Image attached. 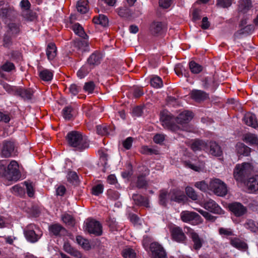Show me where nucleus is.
<instances>
[{
	"mask_svg": "<svg viewBox=\"0 0 258 258\" xmlns=\"http://www.w3.org/2000/svg\"><path fill=\"white\" fill-rule=\"evenodd\" d=\"M3 42V45L5 47L9 48L13 44L12 36L8 34H5L4 35Z\"/></svg>",
	"mask_w": 258,
	"mask_h": 258,
	"instance_id": "0e129e2a",
	"label": "nucleus"
},
{
	"mask_svg": "<svg viewBox=\"0 0 258 258\" xmlns=\"http://www.w3.org/2000/svg\"><path fill=\"white\" fill-rule=\"evenodd\" d=\"M149 249L151 258H167L165 250L158 242H153L150 243Z\"/></svg>",
	"mask_w": 258,
	"mask_h": 258,
	"instance_id": "1a4fd4ad",
	"label": "nucleus"
},
{
	"mask_svg": "<svg viewBox=\"0 0 258 258\" xmlns=\"http://www.w3.org/2000/svg\"><path fill=\"white\" fill-rule=\"evenodd\" d=\"M206 146L204 142L201 140H196L194 141L190 145L191 149L196 152L197 151L201 150L204 148Z\"/></svg>",
	"mask_w": 258,
	"mask_h": 258,
	"instance_id": "c03bdc74",
	"label": "nucleus"
},
{
	"mask_svg": "<svg viewBox=\"0 0 258 258\" xmlns=\"http://www.w3.org/2000/svg\"><path fill=\"white\" fill-rule=\"evenodd\" d=\"M121 254L124 258H136L137 256L135 250L130 247L124 249Z\"/></svg>",
	"mask_w": 258,
	"mask_h": 258,
	"instance_id": "603ef678",
	"label": "nucleus"
},
{
	"mask_svg": "<svg viewBox=\"0 0 258 258\" xmlns=\"http://www.w3.org/2000/svg\"><path fill=\"white\" fill-rule=\"evenodd\" d=\"M189 95L191 99L199 103L205 101L209 97V94L205 92L196 89L192 90Z\"/></svg>",
	"mask_w": 258,
	"mask_h": 258,
	"instance_id": "4be33fe9",
	"label": "nucleus"
},
{
	"mask_svg": "<svg viewBox=\"0 0 258 258\" xmlns=\"http://www.w3.org/2000/svg\"><path fill=\"white\" fill-rule=\"evenodd\" d=\"M16 70V67L14 63L7 60L0 67V70L6 72H10Z\"/></svg>",
	"mask_w": 258,
	"mask_h": 258,
	"instance_id": "09e8293b",
	"label": "nucleus"
},
{
	"mask_svg": "<svg viewBox=\"0 0 258 258\" xmlns=\"http://www.w3.org/2000/svg\"><path fill=\"white\" fill-rule=\"evenodd\" d=\"M132 199L135 205L138 206L144 207L146 208H149L150 207L149 198L147 197H144L140 194H135L133 195Z\"/></svg>",
	"mask_w": 258,
	"mask_h": 258,
	"instance_id": "bb28decb",
	"label": "nucleus"
},
{
	"mask_svg": "<svg viewBox=\"0 0 258 258\" xmlns=\"http://www.w3.org/2000/svg\"><path fill=\"white\" fill-rule=\"evenodd\" d=\"M102 58V55L100 51L96 50L88 57L87 63L93 68L101 63Z\"/></svg>",
	"mask_w": 258,
	"mask_h": 258,
	"instance_id": "b1692460",
	"label": "nucleus"
},
{
	"mask_svg": "<svg viewBox=\"0 0 258 258\" xmlns=\"http://www.w3.org/2000/svg\"><path fill=\"white\" fill-rule=\"evenodd\" d=\"M17 15L16 11L14 7L7 4L5 7L0 9V17L2 19H12L15 18Z\"/></svg>",
	"mask_w": 258,
	"mask_h": 258,
	"instance_id": "f3484780",
	"label": "nucleus"
},
{
	"mask_svg": "<svg viewBox=\"0 0 258 258\" xmlns=\"http://www.w3.org/2000/svg\"><path fill=\"white\" fill-rule=\"evenodd\" d=\"M119 192L112 189H108L107 191V196L108 198L112 200H116L119 197Z\"/></svg>",
	"mask_w": 258,
	"mask_h": 258,
	"instance_id": "338daca9",
	"label": "nucleus"
},
{
	"mask_svg": "<svg viewBox=\"0 0 258 258\" xmlns=\"http://www.w3.org/2000/svg\"><path fill=\"white\" fill-rule=\"evenodd\" d=\"M103 184L99 183L92 187L91 189V194L93 195L98 196L103 192Z\"/></svg>",
	"mask_w": 258,
	"mask_h": 258,
	"instance_id": "13d9d810",
	"label": "nucleus"
},
{
	"mask_svg": "<svg viewBox=\"0 0 258 258\" xmlns=\"http://www.w3.org/2000/svg\"><path fill=\"white\" fill-rule=\"evenodd\" d=\"M170 232L173 240L179 243L186 242L187 238L180 227L173 226L170 228Z\"/></svg>",
	"mask_w": 258,
	"mask_h": 258,
	"instance_id": "4468645a",
	"label": "nucleus"
},
{
	"mask_svg": "<svg viewBox=\"0 0 258 258\" xmlns=\"http://www.w3.org/2000/svg\"><path fill=\"white\" fill-rule=\"evenodd\" d=\"M34 93L32 88L19 87L16 90L15 96H19L24 100H30L32 99Z\"/></svg>",
	"mask_w": 258,
	"mask_h": 258,
	"instance_id": "6ab92c4d",
	"label": "nucleus"
},
{
	"mask_svg": "<svg viewBox=\"0 0 258 258\" xmlns=\"http://www.w3.org/2000/svg\"><path fill=\"white\" fill-rule=\"evenodd\" d=\"M248 192L255 193L258 190V175L249 178L246 182Z\"/></svg>",
	"mask_w": 258,
	"mask_h": 258,
	"instance_id": "c85d7f7f",
	"label": "nucleus"
},
{
	"mask_svg": "<svg viewBox=\"0 0 258 258\" xmlns=\"http://www.w3.org/2000/svg\"><path fill=\"white\" fill-rule=\"evenodd\" d=\"M63 222L67 225L73 227L75 225V219L70 214H65L62 217Z\"/></svg>",
	"mask_w": 258,
	"mask_h": 258,
	"instance_id": "864d4df0",
	"label": "nucleus"
},
{
	"mask_svg": "<svg viewBox=\"0 0 258 258\" xmlns=\"http://www.w3.org/2000/svg\"><path fill=\"white\" fill-rule=\"evenodd\" d=\"M68 180L75 185L79 184V180L78 174L76 172L70 171L68 174Z\"/></svg>",
	"mask_w": 258,
	"mask_h": 258,
	"instance_id": "6e6d98bb",
	"label": "nucleus"
},
{
	"mask_svg": "<svg viewBox=\"0 0 258 258\" xmlns=\"http://www.w3.org/2000/svg\"><path fill=\"white\" fill-rule=\"evenodd\" d=\"M76 240L77 243L84 249L88 250L91 249V247L88 239L84 238L83 236H77Z\"/></svg>",
	"mask_w": 258,
	"mask_h": 258,
	"instance_id": "37998d69",
	"label": "nucleus"
},
{
	"mask_svg": "<svg viewBox=\"0 0 258 258\" xmlns=\"http://www.w3.org/2000/svg\"><path fill=\"white\" fill-rule=\"evenodd\" d=\"M134 173L133 166L131 162H128L126 165V169L121 172V176L123 178H131Z\"/></svg>",
	"mask_w": 258,
	"mask_h": 258,
	"instance_id": "a18cd8bd",
	"label": "nucleus"
},
{
	"mask_svg": "<svg viewBox=\"0 0 258 258\" xmlns=\"http://www.w3.org/2000/svg\"><path fill=\"white\" fill-rule=\"evenodd\" d=\"M93 23L96 24H99L103 27H106L108 25V19L104 15H99L95 16L92 20Z\"/></svg>",
	"mask_w": 258,
	"mask_h": 258,
	"instance_id": "ea45409f",
	"label": "nucleus"
},
{
	"mask_svg": "<svg viewBox=\"0 0 258 258\" xmlns=\"http://www.w3.org/2000/svg\"><path fill=\"white\" fill-rule=\"evenodd\" d=\"M255 27L253 25L249 24L246 26L239 29L234 34L235 37H239L242 35H249L251 34L254 31Z\"/></svg>",
	"mask_w": 258,
	"mask_h": 258,
	"instance_id": "c756f323",
	"label": "nucleus"
},
{
	"mask_svg": "<svg viewBox=\"0 0 258 258\" xmlns=\"http://www.w3.org/2000/svg\"><path fill=\"white\" fill-rule=\"evenodd\" d=\"M74 111V108L71 105H69L64 107L62 110V114L63 117L65 119L71 120L73 117V112Z\"/></svg>",
	"mask_w": 258,
	"mask_h": 258,
	"instance_id": "de8ad7c7",
	"label": "nucleus"
},
{
	"mask_svg": "<svg viewBox=\"0 0 258 258\" xmlns=\"http://www.w3.org/2000/svg\"><path fill=\"white\" fill-rule=\"evenodd\" d=\"M160 119L162 125L172 132H176L181 129V127L177 123L176 116L166 109L160 112Z\"/></svg>",
	"mask_w": 258,
	"mask_h": 258,
	"instance_id": "f03ea898",
	"label": "nucleus"
},
{
	"mask_svg": "<svg viewBox=\"0 0 258 258\" xmlns=\"http://www.w3.org/2000/svg\"><path fill=\"white\" fill-rule=\"evenodd\" d=\"M85 231L90 235L100 236L103 233L102 226L98 221L94 219L88 220L85 223Z\"/></svg>",
	"mask_w": 258,
	"mask_h": 258,
	"instance_id": "423d86ee",
	"label": "nucleus"
},
{
	"mask_svg": "<svg viewBox=\"0 0 258 258\" xmlns=\"http://www.w3.org/2000/svg\"><path fill=\"white\" fill-rule=\"evenodd\" d=\"M251 151L250 148L241 142H238L235 146V151L239 157L241 156H249Z\"/></svg>",
	"mask_w": 258,
	"mask_h": 258,
	"instance_id": "a878e982",
	"label": "nucleus"
},
{
	"mask_svg": "<svg viewBox=\"0 0 258 258\" xmlns=\"http://www.w3.org/2000/svg\"><path fill=\"white\" fill-rule=\"evenodd\" d=\"M77 9L81 14H86L89 10L88 0H79L77 4Z\"/></svg>",
	"mask_w": 258,
	"mask_h": 258,
	"instance_id": "4c0bfd02",
	"label": "nucleus"
},
{
	"mask_svg": "<svg viewBox=\"0 0 258 258\" xmlns=\"http://www.w3.org/2000/svg\"><path fill=\"white\" fill-rule=\"evenodd\" d=\"M148 183L146 180V174L142 173L137 176L136 186L139 189H147Z\"/></svg>",
	"mask_w": 258,
	"mask_h": 258,
	"instance_id": "e433bc0d",
	"label": "nucleus"
},
{
	"mask_svg": "<svg viewBox=\"0 0 258 258\" xmlns=\"http://www.w3.org/2000/svg\"><path fill=\"white\" fill-rule=\"evenodd\" d=\"M204 8V6H197L193 5L191 9V13L192 16V20L194 22H196L201 19V12Z\"/></svg>",
	"mask_w": 258,
	"mask_h": 258,
	"instance_id": "473e14b6",
	"label": "nucleus"
},
{
	"mask_svg": "<svg viewBox=\"0 0 258 258\" xmlns=\"http://www.w3.org/2000/svg\"><path fill=\"white\" fill-rule=\"evenodd\" d=\"M169 200V192L166 189H161L159 191L158 203L164 208H167Z\"/></svg>",
	"mask_w": 258,
	"mask_h": 258,
	"instance_id": "cd10ccee",
	"label": "nucleus"
},
{
	"mask_svg": "<svg viewBox=\"0 0 258 258\" xmlns=\"http://www.w3.org/2000/svg\"><path fill=\"white\" fill-rule=\"evenodd\" d=\"M180 219L184 222H191L193 225L202 223L201 217L195 212L183 211L180 213Z\"/></svg>",
	"mask_w": 258,
	"mask_h": 258,
	"instance_id": "9d476101",
	"label": "nucleus"
},
{
	"mask_svg": "<svg viewBox=\"0 0 258 258\" xmlns=\"http://www.w3.org/2000/svg\"><path fill=\"white\" fill-rule=\"evenodd\" d=\"M211 190L218 196L224 197L228 192L226 184L221 180L214 178L211 180Z\"/></svg>",
	"mask_w": 258,
	"mask_h": 258,
	"instance_id": "6e6552de",
	"label": "nucleus"
},
{
	"mask_svg": "<svg viewBox=\"0 0 258 258\" xmlns=\"http://www.w3.org/2000/svg\"><path fill=\"white\" fill-rule=\"evenodd\" d=\"M189 68L194 74H199L203 70V67L194 60L189 62Z\"/></svg>",
	"mask_w": 258,
	"mask_h": 258,
	"instance_id": "8fccbe9b",
	"label": "nucleus"
},
{
	"mask_svg": "<svg viewBox=\"0 0 258 258\" xmlns=\"http://www.w3.org/2000/svg\"><path fill=\"white\" fill-rule=\"evenodd\" d=\"M19 165L16 161H12L7 167L5 178L9 181H17L21 177Z\"/></svg>",
	"mask_w": 258,
	"mask_h": 258,
	"instance_id": "39448f33",
	"label": "nucleus"
},
{
	"mask_svg": "<svg viewBox=\"0 0 258 258\" xmlns=\"http://www.w3.org/2000/svg\"><path fill=\"white\" fill-rule=\"evenodd\" d=\"M40 79L45 82L50 81L53 76V72L48 69H44L39 73Z\"/></svg>",
	"mask_w": 258,
	"mask_h": 258,
	"instance_id": "58836bf2",
	"label": "nucleus"
},
{
	"mask_svg": "<svg viewBox=\"0 0 258 258\" xmlns=\"http://www.w3.org/2000/svg\"><path fill=\"white\" fill-rule=\"evenodd\" d=\"M195 186L203 192L209 189V185L204 180L196 182Z\"/></svg>",
	"mask_w": 258,
	"mask_h": 258,
	"instance_id": "774afa93",
	"label": "nucleus"
},
{
	"mask_svg": "<svg viewBox=\"0 0 258 258\" xmlns=\"http://www.w3.org/2000/svg\"><path fill=\"white\" fill-rule=\"evenodd\" d=\"M184 229L187 230L185 232L194 243L193 248L196 250L200 249L203 245V239L200 238L198 234L190 228L186 227Z\"/></svg>",
	"mask_w": 258,
	"mask_h": 258,
	"instance_id": "2eb2a0df",
	"label": "nucleus"
},
{
	"mask_svg": "<svg viewBox=\"0 0 258 258\" xmlns=\"http://www.w3.org/2000/svg\"><path fill=\"white\" fill-rule=\"evenodd\" d=\"M228 208L235 223H239L240 221L237 218L243 217L247 213V208L239 202H234L229 204Z\"/></svg>",
	"mask_w": 258,
	"mask_h": 258,
	"instance_id": "20e7f679",
	"label": "nucleus"
},
{
	"mask_svg": "<svg viewBox=\"0 0 258 258\" xmlns=\"http://www.w3.org/2000/svg\"><path fill=\"white\" fill-rule=\"evenodd\" d=\"M21 16L26 20L30 22L34 21L37 17L36 13L31 9L22 12Z\"/></svg>",
	"mask_w": 258,
	"mask_h": 258,
	"instance_id": "79ce46f5",
	"label": "nucleus"
},
{
	"mask_svg": "<svg viewBox=\"0 0 258 258\" xmlns=\"http://www.w3.org/2000/svg\"><path fill=\"white\" fill-rule=\"evenodd\" d=\"M252 168L248 162L236 164L233 171L234 179L238 182H243L251 173Z\"/></svg>",
	"mask_w": 258,
	"mask_h": 258,
	"instance_id": "7ed1b4c3",
	"label": "nucleus"
},
{
	"mask_svg": "<svg viewBox=\"0 0 258 258\" xmlns=\"http://www.w3.org/2000/svg\"><path fill=\"white\" fill-rule=\"evenodd\" d=\"M15 147L14 142L11 141H4L1 151L2 156L5 158L11 157L14 153Z\"/></svg>",
	"mask_w": 258,
	"mask_h": 258,
	"instance_id": "aec40b11",
	"label": "nucleus"
},
{
	"mask_svg": "<svg viewBox=\"0 0 258 258\" xmlns=\"http://www.w3.org/2000/svg\"><path fill=\"white\" fill-rule=\"evenodd\" d=\"M242 140L250 146H258V137L255 134L246 133L243 135Z\"/></svg>",
	"mask_w": 258,
	"mask_h": 258,
	"instance_id": "72a5a7b5",
	"label": "nucleus"
},
{
	"mask_svg": "<svg viewBox=\"0 0 258 258\" xmlns=\"http://www.w3.org/2000/svg\"><path fill=\"white\" fill-rule=\"evenodd\" d=\"M57 54V47L53 42L49 43L46 47V55L49 60H53Z\"/></svg>",
	"mask_w": 258,
	"mask_h": 258,
	"instance_id": "f704fd0d",
	"label": "nucleus"
},
{
	"mask_svg": "<svg viewBox=\"0 0 258 258\" xmlns=\"http://www.w3.org/2000/svg\"><path fill=\"white\" fill-rule=\"evenodd\" d=\"M141 153L144 155H157L159 154L157 150L149 148L147 146H144L142 147Z\"/></svg>",
	"mask_w": 258,
	"mask_h": 258,
	"instance_id": "680f3d73",
	"label": "nucleus"
},
{
	"mask_svg": "<svg viewBox=\"0 0 258 258\" xmlns=\"http://www.w3.org/2000/svg\"><path fill=\"white\" fill-rule=\"evenodd\" d=\"M92 68L88 65L83 66L77 72V76L80 78H84L86 76L90 71Z\"/></svg>",
	"mask_w": 258,
	"mask_h": 258,
	"instance_id": "5fc2aeb1",
	"label": "nucleus"
},
{
	"mask_svg": "<svg viewBox=\"0 0 258 258\" xmlns=\"http://www.w3.org/2000/svg\"><path fill=\"white\" fill-rule=\"evenodd\" d=\"M115 129V127L113 124L108 125L103 123L96 126V133L101 136H105L108 135L110 132L114 131Z\"/></svg>",
	"mask_w": 258,
	"mask_h": 258,
	"instance_id": "5701e85b",
	"label": "nucleus"
},
{
	"mask_svg": "<svg viewBox=\"0 0 258 258\" xmlns=\"http://www.w3.org/2000/svg\"><path fill=\"white\" fill-rule=\"evenodd\" d=\"M169 200L178 204L184 205L188 201V199L183 191L178 188L171 189L169 191Z\"/></svg>",
	"mask_w": 258,
	"mask_h": 258,
	"instance_id": "9b49d317",
	"label": "nucleus"
},
{
	"mask_svg": "<svg viewBox=\"0 0 258 258\" xmlns=\"http://www.w3.org/2000/svg\"><path fill=\"white\" fill-rule=\"evenodd\" d=\"M185 192L186 197L191 199L192 201H197L199 199V196L192 187H186L185 189Z\"/></svg>",
	"mask_w": 258,
	"mask_h": 258,
	"instance_id": "49530a36",
	"label": "nucleus"
},
{
	"mask_svg": "<svg viewBox=\"0 0 258 258\" xmlns=\"http://www.w3.org/2000/svg\"><path fill=\"white\" fill-rule=\"evenodd\" d=\"M11 191L15 195L22 196L25 194V189L19 184H16L11 188Z\"/></svg>",
	"mask_w": 258,
	"mask_h": 258,
	"instance_id": "69168bd1",
	"label": "nucleus"
},
{
	"mask_svg": "<svg viewBox=\"0 0 258 258\" xmlns=\"http://www.w3.org/2000/svg\"><path fill=\"white\" fill-rule=\"evenodd\" d=\"M252 6L251 0H239L238 10L239 12L245 14L252 8Z\"/></svg>",
	"mask_w": 258,
	"mask_h": 258,
	"instance_id": "c9c22d12",
	"label": "nucleus"
},
{
	"mask_svg": "<svg viewBox=\"0 0 258 258\" xmlns=\"http://www.w3.org/2000/svg\"><path fill=\"white\" fill-rule=\"evenodd\" d=\"M151 85L156 88H161L163 86L161 78L157 76H153L150 79Z\"/></svg>",
	"mask_w": 258,
	"mask_h": 258,
	"instance_id": "3c124183",
	"label": "nucleus"
},
{
	"mask_svg": "<svg viewBox=\"0 0 258 258\" xmlns=\"http://www.w3.org/2000/svg\"><path fill=\"white\" fill-rule=\"evenodd\" d=\"M229 239L230 245L240 251H245L248 248L247 244L238 237H230Z\"/></svg>",
	"mask_w": 258,
	"mask_h": 258,
	"instance_id": "412c9836",
	"label": "nucleus"
},
{
	"mask_svg": "<svg viewBox=\"0 0 258 258\" xmlns=\"http://www.w3.org/2000/svg\"><path fill=\"white\" fill-rule=\"evenodd\" d=\"M49 235L51 237H63L67 235V230L59 223H53L48 227Z\"/></svg>",
	"mask_w": 258,
	"mask_h": 258,
	"instance_id": "f8f14e48",
	"label": "nucleus"
},
{
	"mask_svg": "<svg viewBox=\"0 0 258 258\" xmlns=\"http://www.w3.org/2000/svg\"><path fill=\"white\" fill-rule=\"evenodd\" d=\"M9 161L7 160H0V176L5 177Z\"/></svg>",
	"mask_w": 258,
	"mask_h": 258,
	"instance_id": "4d7b16f0",
	"label": "nucleus"
},
{
	"mask_svg": "<svg viewBox=\"0 0 258 258\" xmlns=\"http://www.w3.org/2000/svg\"><path fill=\"white\" fill-rule=\"evenodd\" d=\"M21 24L16 23H11L8 25L9 29L12 31V33L15 35H17L20 33L21 30Z\"/></svg>",
	"mask_w": 258,
	"mask_h": 258,
	"instance_id": "052dcab7",
	"label": "nucleus"
},
{
	"mask_svg": "<svg viewBox=\"0 0 258 258\" xmlns=\"http://www.w3.org/2000/svg\"><path fill=\"white\" fill-rule=\"evenodd\" d=\"M88 39L75 38L71 42V45L78 51L84 52L87 50L89 47Z\"/></svg>",
	"mask_w": 258,
	"mask_h": 258,
	"instance_id": "a211bd4d",
	"label": "nucleus"
},
{
	"mask_svg": "<svg viewBox=\"0 0 258 258\" xmlns=\"http://www.w3.org/2000/svg\"><path fill=\"white\" fill-rule=\"evenodd\" d=\"M244 123L254 128H258V121L255 115L251 112L246 113L242 119Z\"/></svg>",
	"mask_w": 258,
	"mask_h": 258,
	"instance_id": "393cba45",
	"label": "nucleus"
},
{
	"mask_svg": "<svg viewBox=\"0 0 258 258\" xmlns=\"http://www.w3.org/2000/svg\"><path fill=\"white\" fill-rule=\"evenodd\" d=\"M244 226L252 232H256L257 230V227L255 226V222L251 219H248L244 223Z\"/></svg>",
	"mask_w": 258,
	"mask_h": 258,
	"instance_id": "e2e57ef3",
	"label": "nucleus"
},
{
	"mask_svg": "<svg viewBox=\"0 0 258 258\" xmlns=\"http://www.w3.org/2000/svg\"><path fill=\"white\" fill-rule=\"evenodd\" d=\"M65 140L67 145L75 151L82 152L89 147V141L79 131L69 132Z\"/></svg>",
	"mask_w": 258,
	"mask_h": 258,
	"instance_id": "f257e3e1",
	"label": "nucleus"
},
{
	"mask_svg": "<svg viewBox=\"0 0 258 258\" xmlns=\"http://www.w3.org/2000/svg\"><path fill=\"white\" fill-rule=\"evenodd\" d=\"M211 213L221 214L223 213L224 211L215 201L211 200Z\"/></svg>",
	"mask_w": 258,
	"mask_h": 258,
	"instance_id": "bf43d9fd",
	"label": "nucleus"
},
{
	"mask_svg": "<svg viewBox=\"0 0 258 258\" xmlns=\"http://www.w3.org/2000/svg\"><path fill=\"white\" fill-rule=\"evenodd\" d=\"M211 155L223 159V151L221 146L216 142L211 141Z\"/></svg>",
	"mask_w": 258,
	"mask_h": 258,
	"instance_id": "2f4dec72",
	"label": "nucleus"
},
{
	"mask_svg": "<svg viewBox=\"0 0 258 258\" xmlns=\"http://www.w3.org/2000/svg\"><path fill=\"white\" fill-rule=\"evenodd\" d=\"M118 15L122 18L128 19L132 17V11L128 7L124 6L120 7L117 11Z\"/></svg>",
	"mask_w": 258,
	"mask_h": 258,
	"instance_id": "a19ab883",
	"label": "nucleus"
},
{
	"mask_svg": "<svg viewBox=\"0 0 258 258\" xmlns=\"http://www.w3.org/2000/svg\"><path fill=\"white\" fill-rule=\"evenodd\" d=\"M35 229L39 230V228L34 224H30L24 230L26 239L31 242H36L40 238L39 235L36 233Z\"/></svg>",
	"mask_w": 258,
	"mask_h": 258,
	"instance_id": "ddd939ff",
	"label": "nucleus"
},
{
	"mask_svg": "<svg viewBox=\"0 0 258 258\" xmlns=\"http://www.w3.org/2000/svg\"><path fill=\"white\" fill-rule=\"evenodd\" d=\"M70 28L80 38L89 39V36L86 33L84 28L79 23L73 24V25L70 26Z\"/></svg>",
	"mask_w": 258,
	"mask_h": 258,
	"instance_id": "7c9ffc66",
	"label": "nucleus"
},
{
	"mask_svg": "<svg viewBox=\"0 0 258 258\" xmlns=\"http://www.w3.org/2000/svg\"><path fill=\"white\" fill-rule=\"evenodd\" d=\"M194 114L192 112L185 110L176 116L177 123L181 127L180 130L188 131L187 125L193 118Z\"/></svg>",
	"mask_w": 258,
	"mask_h": 258,
	"instance_id": "0eeeda50",
	"label": "nucleus"
},
{
	"mask_svg": "<svg viewBox=\"0 0 258 258\" xmlns=\"http://www.w3.org/2000/svg\"><path fill=\"white\" fill-rule=\"evenodd\" d=\"M166 28V26L164 23L154 21L150 24L149 30L152 35L158 36L162 35Z\"/></svg>",
	"mask_w": 258,
	"mask_h": 258,
	"instance_id": "dca6fc26",
	"label": "nucleus"
}]
</instances>
